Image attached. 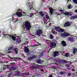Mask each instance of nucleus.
<instances>
[{"mask_svg":"<svg viewBox=\"0 0 77 77\" xmlns=\"http://www.w3.org/2000/svg\"><path fill=\"white\" fill-rule=\"evenodd\" d=\"M24 24L23 25L22 27L23 28V29H24L25 26L26 30H29L31 27L30 23L28 21H25V23L23 22V24H24Z\"/></svg>","mask_w":77,"mask_h":77,"instance_id":"obj_1","label":"nucleus"},{"mask_svg":"<svg viewBox=\"0 0 77 77\" xmlns=\"http://www.w3.org/2000/svg\"><path fill=\"white\" fill-rule=\"evenodd\" d=\"M22 13L24 14V12H23L22 10L20 9H18L17 12L16 13V14L18 17H22Z\"/></svg>","mask_w":77,"mask_h":77,"instance_id":"obj_2","label":"nucleus"},{"mask_svg":"<svg viewBox=\"0 0 77 77\" xmlns=\"http://www.w3.org/2000/svg\"><path fill=\"white\" fill-rule=\"evenodd\" d=\"M13 50L14 51V53H15L16 54H18V48H15L14 47V46H12L10 48H9L8 49V51H12Z\"/></svg>","mask_w":77,"mask_h":77,"instance_id":"obj_3","label":"nucleus"},{"mask_svg":"<svg viewBox=\"0 0 77 77\" xmlns=\"http://www.w3.org/2000/svg\"><path fill=\"white\" fill-rule=\"evenodd\" d=\"M42 30L41 29H38L36 31V35L38 36V37H41V34H42Z\"/></svg>","mask_w":77,"mask_h":77,"instance_id":"obj_4","label":"nucleus"},{"mask_svg":"<svg viewBox=\"0 0 77 77\" xmlns=\"http://www.w3.org/2000/svg\"><path fill=\"white\" fill-rule=\"evenodd\" d=\"M32 66H31V68H33V69H37L39 66L38 65L34 63H32Z\"/></svg>","mask_w":77,"mask_h":77,"instance_id":"obj_5","label":"nucleus"},{"mask_svg":"<svg viewBox=\"0 0 77 77\" xmlns=\"http://www.w3.org/2000/svg\"><path fill=\"white\" fill-rule=\"evenodd\" d=\"M56 30L58 32H64V29H60L59 27H56L55 28Z\"/></svg>","mask_w":77,"mask_h":77,"instance_id":"obj_6","label":"nucleus"},{"mask_svg":"<svg viewBox=\"0 0 77 77\" xmlns=\"http://www.w3.org/2000/svg\"><path fill=\"white\" fill-rule=\"evenodd\" d=\"M37 56L36 55H33L32 57H30L29 58H28V60H32V59H35L36 57Z\"/></svg>","mask_w":77,"mask_h":77,"instance_id":"obj_7","label":"nucleus"},{"mask_svg":"<svg viewBox=\"0 0 77 77\" xmlns=\"http://www.w3.org/2000/svg\"><path fill=\"white\" fill-rule=\"evenodd\" d=\"M50 46L51 47L53 48V47H56V44L54 42H52L51 43V45Z\"/></svg>","mask_w":77,"mask_h":77,"instance_id":"obj_8","label":"nucleus"},{"mask_svg":"<svg viewBox=\"0 0 77 77\" xmlns=\"http://www.w3.org/2000/svg\"><path fill=\"white\" fill-rule=\"evenodd\" d=\"M24 52L25 53H27L29 52V50L28 48L26 46H25L24 47Z\"/></svg>","mask_w":77,"mask_h":77,"instance_id":"obj_9","label":"nucleus"},{"mask_svg":"<svg viewBox=\"0 0 77 77\" xmlns=\"http://www.w3.org/2000/svg\"><path fill=\"white\" fill-rule=\"evenodd\" d=\"M6 35H8V36H9V37H10V38H12V39L13 40V41H15V40L16 39V36H13L12 37V36H12V35H7V34H6Z\"/></svg>","mask_w":77,"mask_h":77,"instance_id":"obj_10","label":"nucleus"},{"mask_svg":"<svg viewBox=\"0 0 77 77\" xmlns=\"http://www.w3.org/2000/svg\"><path fill=\"white\" fill-rule=\"evenodd\" d=\"M64 13V11L62 10H60L58 12V15H60L61 14H63V13Z\"/></svg>","mask_w":77,"mask_h":77,"instance_id":"obj_11","label":"nucleus"},{"mask_svg":"<svg viewBox=\"0 0 77 77\" xmlns=\"http://www.w3.org/2000/svg\"><path fill=\"white\" fill-rule=\"evenodd\" d=\"M54 57H56V56H58L59 54L57 52L55 51L54 53Z\"/></svg>","mask_w":77,"mask_h":77,"instance_id":"obj_12","label":"nucleus"},{"mask_svg":"<svg viewBox=\"0 0 77 77\" xmlns=\"http://www.w3.org/2000/svg\"><path fill=\"white\" fill-rule=\"evenodd\" d=\"M9 57L10 59H11V60H10V61L11 62H12V61H16V59H15V57H12L9 56Z\"/></svg>","mask_w":77,"mask_h":77,"instance_id":"obj_13","label":"nucleus"},{"mask_svg":"<svg viewBox=\"0 0 77 77\" xmlns=\"http://www.w3.org/2000/svg\"><path fill=\"white\" fill-rule=\"evenodd\" d=\"M37 63H38V64H41L42 63V61L41 60H37L36 61Z\"/></svg>","mask_w":77,"mask_h":77,"instance_id":"obj_14","label":"nucleus"},{"mask_svg":"<svg viewBox=\"0 0 77 77\" xmlns=\"http://www.w3.org/2000/svg\"><path fill=\"white\" fill-rule=\"evenodd\" d=\"M70 24V23L69 22H66V23L64 25V27H66L68 26H69Z\"/></svg>","mask_w":77,"mask_h":77,"instance_id":"obj_15","label":"nucleus"},{"mask_svg":"<svg viewBox=\"0 0 77 77\" xmlns=\"http://www.w3.org/2000/svg\"><path fill=\"white\" fill-rule=\"evenodd\" d=\"M68 41H71V42H74V38H69L68 39Z\"/></svg>","mask_w":77,"mask_h":77,"instance_id":"obj_16","label":"nucleus"},{"mask_svg":"<svg viewBox=\"0 0 77 77\" xmlns=\"http://www.w3.org/2000/svg\"><path fill=\"white\" fill-rule=\"evenodd\" d=\"M61 44L62 45H63V47H65L66 45V44L64 41H63L61 42Z\"/></svg>","mask_w":77,"mask_h":77,"instance_id":"obj_17","label":"nucleus"},{"mask_svg":"<svg viewBox=\"0 0 77 77\" xmlns=\"http://www.w3.org/2000/svg\"><path fill=\"white\" fill-rule=\"evenodd\" d=\"M75 18H77V15H76L75 16H72L70 18V19L71 20H74Z\"/></svg>","mask_w":77,"mask_h":77,"instance_id":"obj_18","label":"nucleus"},{"mask_svg":"<svg viewBox=\"0 0 77 77\" xmlns=\"http://www.w3.org/2000/svg\"><path fill=\"white\" fill-rule=\"evenodd\" d=\"M73 54H75L76 52H77V49L75 48H73Z\"/></svg>","mask_w":77,"mask_h":77,"instance_id":"obj_19","label":"nucleus"},{"mask_svg":"<svg viewBox=\"0 0 77 77\" xmlns=\"http://www.w3.org/2000/svg\"><path fill=\"white\" fill-rule=\"evenodd\" d=\"M70 34L69 33H66L63 34V36H68Z\"/></svg>","mask_w":77,"mask_h":77,"instance_id":"obj_20","label":"nucleus"},{"mask_svg":"<svg viewBox=\"0 0 77 77\" xmlns=\"http://www.w3.org/2000/svg\"><path fill=\"white\" fill-rule=\"evenodd\" d=\"M53 11H55V10H53V9H51L50 10L49 12L50 13L51 15H52L53 14V12H54Z\"/></svg>","mask_w":77,"mask_h":77,"instance_id":"obj_21","label":"nucleus"},{"mask_svg":"<svg viewBox=\"0 0 77 77\" xmlns=\"http://www.w3.org/2000/svg\"><path fill=\"white\" fill-rule=\"evenodd\" d=\"M17 43H20L21 42V39L20 38L17 39Z\"/></svg>","mask_w":77,"mask_h":77,"instance_id":"obj_22","label":"nucleus"},{"mask_svg":"<svg viewBox=\"0 0 77 77\" xmlns=\"http://www.w3.org/2000/svg\"><path fill=\"white\" fill-rule=\"evenodd\" d=\"M73 7V6L71 4H70L68 6V9H71Z\"/></svg>","mask_w":77,"mask_h":77,"instance_id":"obj_23","label":"nucleus"},{"mask_svg":"<svg viewBox=\"0 0 77 77\" xmlns=\"http://www.w3.org/2000/svg\"><path fill=\"white\" fill-rule=\"evenodd\" d=\"M60 74L61 75H62V74H66V72H61Z\"/></svg>","mask_w":77,"mask_h":77,"instance_id":"obj_24","label":"nucleus"},{"mask_svg":"<svg viewBox=\"0 0 77 77\" xmlns=\"http://www.w3.org/2000/svg\"><path fill=\"white\" fill-rule=\"evenodd\" d=\"M39 14H41V16H42V17H43L44 16V14L42 12V11H41L39 13Z\"/></svg>","mask_w":77,"mask_h":77,"instance_id":"obj_25","label":"nucleus"},{"mask_svg":"<svg viewBox=\"0 0 77 77\" xmlns=\"http://www.w3.org/2000/svg\"><path fill=\"white\" fill-rule=\"evenodd\" d=\"M50 39H53V35L51 34H50Z\"/></svg>","mask_w":77,"mask_h":77,"instance_id":"obj_26","label":"nucleus"},{"mask_svg":"<svg viewBox=\"0 0 77 77\" xmlns=\"http://www.w3.org/2000/svg\"><path fill=\"white\" fill-rule=\"evenodd\" d=\"M65 56L66 57H69V53H66L65 55Z\"/></svg>","mask_w":77,"mask_h":77,"instance_id":"obj_27","label":"nucleus"},{"mask_svg":"<svg viewBox=\"0 0 77 77\" xmlns=\"http://www.w3.org/2000/svg\"><path fill=\"white\" fill-rule=\"evenodd\" d=\"M11 69H12V70H13V71H14L16 70V67H11Z\"/></svg>","mask_w":77,"mask_h":77,"instance_id":"obj_28","label":"nucleus"},{"mask_svg":"<svg viewBox=\"0 0 77 77\" xmlns=\"http://www.w3.org/2000/svg\"><path fill=\"white\" fill-rule=\"evenodd\" d=\"M73 2L76 3V4H77V0H73Z\"/></svg>","mask_w":77,"mask_h":77,"instance_id":"obj_29","label":"nucleus"},{"mask_svg":"<svg viewBox=\"0 0 77 77\" xmlns=\"http://www.w3.org/2000/svg\"><path fill=\"white\" fill-rule=\"evenodd\" d=\"M12 75V74L11 73H8V76L9 77H10L11 75Z\"/></svg>","mask_w":77,"mask_h":77,"instance_id":"obj_30","label":"nucleus"},{"mask_svg":"<svg viewBox=\"0 0 77 77\" xmlns=\"http://www.w3.org/2000/svg\"><path fill=\"white\" fill-rule=\"evenodd\" d=\"M29 7L30 8V10H31L32 9V7L33 8V7L32 6V5L30 4V6L29 5Z\"/></svg>","mask_w":77,"mask_h":77,"instance_id":"obj_31","label":"nucleus"},{"mask_svg":"<svg viewBox=\"0 0 77 77\" xmlns=\"http://www.w3.org/2000/svg\"><path fill=\"white\" fill-rule=\"evenodd\" d=\"M52 32L53 34H55L56 33V32H55V31H54V29L52 30Z\"/></svg>","mask_w":77,"mask_h":77,"instance_id":"obj_32","label":"nucleus"},{"mask_svg":"<svg viewBox=\"0 0 77 77\" xmlns=\"http://www.w3.org/2000/svg\"><path fill=\"white\" fill-rule=\"evenodd\" d=\"M71 73H68L67 75V77H69V76H71Z\"/></svg>","mask_w":77,"mask_h":77,"instance_id":"obj_33","label":"nucleus"},{"mask_svg":"<svg viewBox=\"0 0 77 77\" xmlns=\"http://www.w3.org/2000/svg\"><path fill=\"white\" fill-rule=\"evenodd\" d=\"M46 18L47 19H49V16L47 15H46Z\"/></svg>","mask_w":77,"mask_h":77,"instance_id":"obj_34","label":"nucleus"},{"mask_svg":"<svg viewBox=\"0 0 77 77\" xmlns=\"http://www.w3.org/2000/svg\"><path fill=\"white\" fill-rule=\"evenodd\" d=\"M64 14L66 15H69V13H65Z\"/></svg>","mask_w":77,"mask_h":77,"instance_id":"obj_35","label":"nucleus"},{"mask_svg":"<svg viewBox=\"0 0 77 77\" xmlns=\"http://www.w3.org/2000/svg\"><path fill=\"white\" fill-rule=\"evenodd\" d=\"M45 53V52L44 51H43L42 54H41V56H43V55H44V54L43 53Z\"/></svg>","mask_w":77,"mask_h":77,"instance_id":"obj_36","label":"nucleus"},{"mask_svg":"<svg viewBox=\"0 0 77 77\" xmlns=\"http://www.w3.org/2000/svg\"><path fill=\"white\" fill-rule=\"evenodd\" d=\"M63 63H68V62H67V61H66V60H63Z\"/></svg>","mask_w":77,"mask_h":77,"instance_id":"obj_37","label":"nucleus"},{"mask_svg":"<svg viewBox=\"0 0 77 77\" xmlns=\"http://www.w3.org/2000/svg\"><path fill=\"white\" fill-rule=\"evenodd\" d=\"M33 15V14H30L29 15V17H32V16Z\"/></svg>","mask_w":77,"mask_h":77,"instance_id":"obj_38","label":"nucleus"},{"mask_svg":"<svg viewBox=\"0 0 77 77\" xmlns=\"http://www.w3.org/2000/svg\"><path fill=\"white\" fill-rule=\"evenodd\" d=\"M75 12H76V13H77V9H76L75 11Z\"/></svg>","mask_w":77,"mask_h":77,"instance_id":"obj_39","label":"nucleus"},{"mask_svg":"<svg viewBox=\"0 0 77 77\" xmlns=\"http://www.w3.org/2000/svg\"><path fill=\"white\" fill-rule=\"evenodd\" d=\"M69 15H70V16H71V15H72V14L69 13Z\"/></svg>","mask_w":77,"mask_h":77,"instance_id":"obj_40","label":"nucleus"},{"mask_svg":"<svg viewBox=\"0 0 77 77\" xmlns=\"http://www.w3.org/2000/svg\"><path fill=\"white\" fill-rule=\"evenodd\" d=\"M12 67H11V68H10V71H12Z\"/></svg>","mask_w":77,"mask_h":77,"instance_id":"obj_41","label":"nucleus"},{"mask_svg":"<svg viewBox=\"0 0 77 77\" xmlns=\"http://www.w3.org/2000/svg\"><path fill=\"white\" fill-rule=\"evenodd\" d=\"M75 69H72V71H74Z\"/></svg>","mask_w":77,"mask_h":77,"instance_id":"obj_42","label":"nucleus"},{"mask_svg":"<svg viewBox=\"0 0 77 77\" xmlns=\"http://www.w3.org/2000/svg\"><path fill=\"white\" fill-rule=\"evenodd\" d=\"M27 75H29V72L28 73H27L26 74Z\"/></svg>","mask_w":77,"mask_h":77,"instance_id":"obj_43","label":"nucleus"},{"mask_svg":"<svg viewBox=\"0 0 77 77\" xmlns=\"http://www.w3.org/2000/svg\"><path fill=\"white\" fill-rule=\"evenodd\" d=\"M41 70V71H42V72L44 71V69H42Z\"/></svg>","mask_w":77,"mask_h":77,"instance_id":"obj_44","label":"nucleus"},{"mask_svg":"<svg viewBox=\"0 0 77 77\" xmlns=\"http://www.w3.org/2000/svg\"><path fill=\"white\" fill-rule=\"evenodd\" d=\"M49 77H53V76L52 75H51L49 76Z\"/></svg>","mask_w":77,"mask_h":77,"instance_id":"obj_45","label":"nucleus"},{"mask_svg":"<svg viewBox=\"0 0 77 77\" xmlns=\"http://www.w3.org/2000/svg\"><path fill=\"white\" fill-rule=\"evenodd\" d=\"M62 52H63V51H60V52L61 53H62Z\"/></svg>","mask_w":77,"mask_h":77,"instance_id":"obj_46","label":"nucleus"},{"mask_svg":"<svg viewBox=\"0 0 77 77\" xmlns=\"http://www.w3.org/2000/svg\"><path fill=\"white\" fill-rule=\"evenodd\" d=\"M51 49H52V48H51L49 49V50H51Z\"/></svg>","mask_w":77,"mask_h":77,"instance_id":"obj_47","label":"nucleus"},{"mask_svg":"<svg viewBox=\"0 0 77 77\" xmlns=\"http://www.w3.org/2000/svg\"><path fill=\"white\" fill-rule=\"evenodd\" d=\"M0 77H3V76H0Z\"/></svg>","mask_w":77,"mask_h":77,"instance_id":"obj_48","label":"nucleus"},{"mask_svg":"<svg viewBox=\"0 0 77 77\" xmlns=\"http://www.w3.org/2000/svg\"><path fill=\"white\" fill-rule=\"evenodd\" d=\"M68 2H69V0H68L67 2V3H68Z\"/></svg>","mask_w":77,"mask_h":77,"instance_id":"obj_49","label":"nucleus"},{"mask_svg":"<svg viewBox=\"0 0 77 77\" xmlns=\"http://www.w3.org/2000/svg\"><path fill=\"white\" fill-rule=\"evenodd\" d=\"M0 33H2V32H1V31H0Z\"/></svg>","mask_w":77,"mask_h":77,"instance_id":"obj_50","label":"nucleus"},{"mask_svg":"<svg viewBox=\"0 0 77 77\" xmlns=\"http://www.w3.org/2000/svg\"><path fill=\"white\" fill-rule=\"evenodd\" d=\"M29 4H30V3H28V5H29Z\"/></svg>","mask_w":77,"mask_h":77,"instance_id":"obj_51","label":"nucleus"},{"mask_svg":"<svg viewBox=\"0 0 77 77\" xmlns=\"http://www.w3.org/2000/svg\"><path fill=\"white\" fill-rule=\"evenodd\" d=\"M23 74L24 75V74H25V73H23Z\"/></svg>","mask_w":77,"mask_h":77,"instance_id":"obj_52","label":"nucleus"},{"mask_svg":"<svg viewBox=\"0 0 77 77\" xmlns=\"http://www.w3.org/2000/svg\"><path fill=\"white\" fill-rule=\"evenodd\" d=\"M27 42V44H28V42Z\"/></svg>","mask_w":77,"mask_h":77,"instance_id":"obj_53","label":"nucleus"},{"mask_svg":"<svg viewBox=\"0 0 77 77\" xmlns=\"http://www.w3.org/2000/svg\"><path fill=\"white\" fill-rule=\"evenodd\" d=\"M58 77H60V76H58Z\"/></svg>","mask_w":77,"mask_h":77,"instance_id":"obj_54","label":"nucleus"},{"mask_svg":"<svg viewBox=\"0 0 77 77\" xmlns=\"http://www.w3.org/2000/svg\"><path fill=\"white\" fill-rule=\"evenodd\" d=\"M2 33H3V32Z\"/></svg>","mask_w":77,"mask_h":77,"instance_id":"obj_55","label":"nucleus"},{"mask_svg":"<svg viewBox=\"0 0 77 77\" xmlns=\"http://www.w3.org/2000/svg\"><path fill=\"white\" fill-rule=\"evenodd\" d=\"M7 37H9L8 36Z\"/></svg>","mask_w":77,"mask_h":77,"instance_id":"obj_56","label":"nucleus"}]
</instances>
